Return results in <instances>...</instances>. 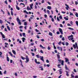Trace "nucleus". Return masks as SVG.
<instances>
[{
  "label": "nucleus",
  "mask_w": 78,
  "mask_h": 78,
  "mask_svg": "<svg viewBox=\"0 0 78 78\" xmlns=\"http://www.w3.org/2000/svg\"><path fill=\"white\" fill-rule=\"evenodd\" d=\"M58 63L60 64V63H61V64L62 65V66H63L64 65V60H62L61 59H58Z\"/></svg>",
  "instance_id": "nucleus-1"
},
{
  "label": "nucleus",
  "mask_w": 78,
  "mask_h": 78,
  "mask_svg": "<svg viewBox=\"0 0 78 78\" xmlns=\"http://www.w3.org/2000/svg\"><path fill=\"white\" fill-rule=\"evenodd\" d=\"M26 61H25V62L26 63H28V62H29V58H28V56H26Z\"/></svg>",
  "instance_id": "nucleus-2"
},
{
  "label": "nucleus",
  "mask_w": 78,
  "mask_h": 78,
  "mask_svg": "<svg viewBox=\"0 0 78 78\" xmlns=\"http://www.w3.org/2000/svg\"><path fill=\"white\" fill-rule=\"evenodd\" d=\"M65 6H66V7H65L66 9L67 10H69V5H67V4H65Z\"/></svg>",
  "instance_id": "nucleus-3"
},
{
  "label": "nucleus",
  "mask_w": 78,
  "mask_h": 78,
  "mask_svg": "<svg viewBox=\"0 0 78 78\" xmlns=\"http://www.w3.org/2000/svg\"><path fill=\"white\" fill-rule=\"evenodd\" d=\"M75 44L76 45V46L75 45L73 44V47H74V49H76V46H78V45L77 44V43L76 42Z\"/></svg>",
  "instance_id": "nucleus-4"
},
{
  "label": "nucleus",
  "mask_w": 78,
  "mask_h": 78,
  "mask_svg": "<svg viewBox=\"0 0 78 78\" xmlns=\"http://www.w3.org/2000/svg\"><path fill=\"white\" fill-rule=\"evenodd\" d=\"M40 58L41 61H42L43 62H44V57L43 56H40Z\"/></svg>",
  "instance_id": "nucleus-5"
},
{
  "label": "nucleus",
  "mask_w": 78,
  "mask_h": 78,
  "mask_svg": "<svg viewBox=\"0 0 78 78\" xmlns=\"http://www.w3.org/2000/svg\"><path fill=\"white\" fill-rule=\"evenodd\" d=\"M59 31L62 34H63V33L62 32V30L61 28H59Z\"/></svg>",
  "instance_id": "nucleus-6"
},
{
  "label": "nucleus",
  "mask_w": 78,
  "mask_h": 78,
  "mask_svg": "<svg viewBox=\"0 0 78 78\" xmlns=\"http://www.w3.org/2000/svg\"><path fill=\"white\" fill-rule=\"evenodd\" d=\"M57 48L59 50H61V51H62V48L61 47H57Z\"/></svg>",
  "instance_id": "nucleus-7"
},
{
  "label": "nucleus",
  "mask_w": 78,
  "mask_h": 78,
  "mask_svg": "<svg viewBox=\"0 0 78 78\" xmlns=\"http://www.w3.org/2000/svg\"><path fill=\"white\" fill-rule=\"evenodd\" d=\"M18 22V24L20 25H21V22H20V20H17Z\"/></svg>",
  "instance_id": "nucleus-8"
},
{
  "label": "nucleus",
  "mask_w": 78,
  "mask_h": 78,
  "mask_svg": "<svg viewBox=\"0 0 78 78\" xmlns=\"http://www.w3.org/2000/svg\"><path fill=\"white\" fill-rule=\"evenodd\" d=\"M65 69L66 70H69V69L67 68V65H65Z\"/></svg>",
  "instance_id": "nucleus-9"
},
{
  "label": "nucleus",
  "mask_w": 78,
  "mask_h": 78,
  "mask_svg": "<svg viewBox=\"0 0 78 78\" xmlns=\"http://www.w3.org/2000/svg\"><path fill=\"white\" fill-rule=\"evenodd\" d=\"M62 69H60L58 70V71H59V73H59L60 74L62 73Z\"/></svg>",
  "instance_id": "nucleus-10"
},
{
  "label": "nucleus",
  "mask_w": 78,
  "mask_h": 78,
  "mask_svg": "<svg viewBox=\"0 0 78 78\" xmlns=\"http://www.w3.org/2000/svg\"><path fill=\"white\" fill-rule=\"evenodd\" d=\"M30 6L31 9H33V7H32V6H33V4L32 3L31 4H30Z\"/></svg>",
  "instance_id": "nucleus-11"
},
{
  "label": "nucleus",
  "mask_w": 78,
  "mask_h": 78,
  "mask_svg": "<svg viewBox=\"0 0 78 78\" xmlns=\"http://www.w3.org/2000/svg\"><path fill=\"white\" fill-rule=\"evenodd\" d=\"M68 17V16H67L66 17H64V19L65 20H69Z\"/></svg>",
  "instance_id": "nucleus-12"
},
{
  "label": "nucleus",
  "mask_w": 78,
  "mask_h": 78,
  "mask_svg": "<svg viewBox=\"0 0 78 78\" xmlns=\"http://www.w3.org/2000/svg\"><path fill=\"white\" fill-rule=\"evenodd\" d=\"M66 72V75L67 76H69V72L67 71H65Z\"/></svg>",
  "instance_id": "nucleus-13"
},
{
  "label": "nucleus",
  "mask_w": 78,
  "mask_h": 78,
  "mask_svg": "<svg viewBox=\"0 0 78 78\" xmlns=\"http://www.w3.org/2000/svg\"><path fill=\"white\" fill-rule=\"evenodd\" d=\"M12 52L13 53V54H14V55H16V51H14V50H12Z\"/></svg>",
  "instance_id": "nucleus-14"
},
{
  "label": "nucleus",
  "mask_w": 78,
  "mask_h": 78,
  "mask_svg": "<svg viewBox=\"0 0 78 78\" xmlns=\"http://www.w3.org/2000/svg\"><path fill=\"white\" fill-rule=\"evenodd\" d=\"M73 37V35H71L68 36V38L69 39V38H70V37Z\"/></svg>",
  "instance_id": "nucleus-15"
},
{
  "label": "nucleus",
  "mask_w": 78,
  "mask_h": 78,
  "mask_svg": "<svg viewBox=\"0 0 78 78\" xmlns=\"http://www.w3.org/2000/svg\"><path fill=\"white\" fill-rule=\"evenodd\" d=\"M65 62H68V61H69V59L67 58H65Z\"/></svg>",
  "instance_id": "nucleus-16"
},
{
  "label": "nucleus",
  "mask_w": 78,
  "mask_h": 78,
  "mask_svg": "<svg viewBox=\"0 0 78 78\" xmlns=\"http://www.w3.org/2000/svg\"><path fill=\"white\" fill-rule=\"evenodd\" d=\"M16 8L17 10H20V8L19 7H18V6L16 5Z\"/></svg>",
  "instance_id": "nucleus-17"
},
{
  "label": "nucleus",
  "mask_w": 78,
  "mask_h": 78,
  "mask_svg": "<svg viewBox=\"0 0 78 78\" xmlns=\"http://www.w3.org/2000/svg\"><path fill=\"white\" fill-rule=\"evenodd\" d=\"M9 54H10V55H11V56H12V57H13V55H12V54L11 53V51L9 52Z\"/></svg>",
  "instance_id": "nucleus-18"
},
{
  "label": "nucleus",
  "mask_w": 78,
  "mask_h": 78,
  "mask_svg": "<svg viewBox=\"0 0 78 78\" xmlns=\"http://www.w3.org/2000/svg\"><path fill=\"white\" fill-rule=\"evenodd\" d=\"M48 9H51V7L50 6H48L47 7Z\"/></svg>",
  "instance_id": "nucleus-19"
},
{
  "label": "nucleus",
  "mask_w": 78,
  "mask_h": 78,
  "mask_svg": "<svg viewBox=\"0 0 78 78\" xmlns=\"http://www.w3.org/2000/svg\"><path fill=\"white\" fill-rule=\"evenodd\" d=\"M22 41H23V42H25V38H24V37H23L22 38Z\"/></svg>",
  "instance_id": "nucleus-20"
},
{
  "label": "nucleus",
  "mask_w": 78,
  "mask_h": 78,
  "mask_svg": "<svg viewBox=\"0 0 78 78\" xmlns=\"http://www.w3.org/2000/svg\"><path fill=\"white\" fill-rule=\"evenodd\" d=\"M7 28L8 30L9 31H10L11 30V29H10V28L9 27V26H7Z\"/></svg>",
  "instance_id": "nucleus-21"
},
{
  "label": "nucleus",
  "mask_w": 78,
  "mask_h": 78,
  "mask_svg": "<svg viewBox=\"0 0 78 78\" xmlns=\"http://www.w3.org/2000/svg\"><path fill=\"white\" fill-rule=\"evenodd\" d=\"M6 58H7V61H8V62L9 61V57H8V56H7Z\"/></svg>",
  "instance_id": "nucleus-22"
},
{
  "label": "nucleus",
  "mask_w": 78,
  "mask_h": 78,
  "mask_svg": "<svg viewBox=\"0 0 78 78\" xmlns=\"http://www.w3.org/2000/svg\"><path fill=\"white\" fill-rule=\"evenodd\" d=\"M24 12L26 13V14H28V12H27L26 10H24Z\"/></svg>",
  "instance_id": "nucleus-23"
},
{
  "label": "nucleus",
  "mask_w": 78,
  "mask_h": 78,
  "mask_svg": "<svg viewBox=\"0 0 78 78\" xmlns=\"http://www.w3.org/2000/svg\"><path fill=\"white\" fill-rule=\"evenodd\" d=\"M40 47H41L43 49L45 48L43 47V46L41 44L40 45Z\"/></svg>",
  "instance_id": "nucleus-24"
},
{
  "label": "nucleus",
  "mask_w": 78,
  "mask_h": 78,
  "mask_svg": "<svg viewBox=\"0 0 78 78\" xmlns=\"http://www.w3.org/2000/svg\"><path fill=\"white\" fill-rule=\"evenodd\" d=\"M59 19H60L61 20H62V16L61 15H60L59 16Z\"/></svg>",
  "instance_id": "nucleus-25"
},
{
  "label": "nucleus",
  "mask_w": 78,
  "mask_h": 78,
  "mask_svg": "<svg viewBox=\"0 0 78 78\" xmlns=\"http://www.w3.org/2000/svg\"><path fill=\"white\" fill-rule=\"evenodd\" d=\"M68 29H69V30H74L71 27H69Z\"/></svg>",
  "instance_id": "nucleus-26"
},
{
  "label": "nucleus",
  "mask_w": 78,
  "mask_h": 78,
  "mask_svg": "<svg viewBox=\"0 0 78 78\" xmlns=\"http://www.w3.org/2000/svg\"><path fill=\"white\" fill-rule=\"evenodd\" d=\"M57 56L58 59H59L60 58V56L59 55V54L57 55Z\"/></svg>",
  "instance_id": "nucleus-27"
},
{
  "label": "nucleus",
  "mask_w": 78,
  "mask_h": 78,
  "mask_svg": "<svg viewBox=\"0 0 78 78\" xmlns=\"http://www.w3.org/2000/svg\"><path fill=\"white\" fill-rule=\"evenodd\" d=\"M48 50H51V48H50V47L48 46Z\"/></svg>",
  "instance_id": "nucleus-28"
},
{
  "label": "nucleus",
  "mask_w": 78,
  "mask_h": 78,
  "mask_svg": "<svg viewBox=\"0 0 78 78\" xmlns=\"http://www.w3.org/2000/svg\"><path fill=\"white\" fill-rule=\"evenodd\" d=\"M49 35H50V36H52V33H51V32H49Z\"/></svg>",
  "instance_id": "nucleus-29"
},
{
  "label": "nucleus",
  "mask_w": 78,
  "mask_h": 78,
  "mask_svg": "<svg viewBox=\"0 0 78 78\" xmlns=\"http://www.w3.org/2000/svg\"><path fill=\"white\" fill-rule=\"evenodd\" d=\"M75 16L77 17H78V13L76 12V14H75Z\"/></svg>",
  "instance_id": "nucleus-30"
},
{
  "label": "nucleus",
  "mask_w": 78,
  "mask_h": 78,
  "mask_svg": "<svg viewBox=\"0 0 78 78\" xmlns=\"http://www.w3.org/2000/svg\"><path fill=\"white\" fill-rule=\"evenodd\" d=\"M4 2L5 4H6V5H8V2H7V0H6L5 2Z\"/></svg>",
  "instance_id": "nucleus-31"
},
{
  "label": "nucleus",
  "mask_w": 78,
  "mask_h": 78,
  "mask_svg": "<svg viewBox=\"0 0 78 78\" xmlns=\"http://www.w3.org/2000/svg\"><path fill=\"white\" fill-rule=\"evenodd\" d=\"M76 24L77 25V26H78V21H76Z\"/></svg>",
  "instance_id": "nucleus-32"
},
{
  "label": "nucleus",
  "mask_w": 78,
  "mask_h": 78,
  "mask_svg": "<svg viewBox=\"0 0 78 78\" xmlns=\"http://www.w3.org/2000/svg\"><path fill=\"white\" fill-rule=\"evenodd\" d=\"M36 56L37 58H39V55H36Z\"/></svg>",
  "instance_id": "nucleus-33"
},
{
  "label": "nucleus",
  "mask_w": 78,
  "mask_h": 78,
  "mask_svg": "<svg viewBox=\"0 0 78 78\" xmlns=\"http://www.w3.org/2000/svg\"><path fill=\"white\" fill-rule=\"evenodd\" d=\"M24 25H27V22H25L24 23Z\"/></svg>",
  "instance_id": "nucleus-34"
},
{
  "label": "nucleus",
  "mask_w": 78,
  "mask_h": 78,
  "mask_svg": "<svg viewBox=\"0 0 78 78\" xmlns=\"http://www.w3.org/2000/svg\"><path fill=\"white\" fill-rule=\"evenodd\" d=\"M73 37L69 39V40H71V41H72V40H73Z\"/></svg>",
  "instance_id": "nucleus-35"
},
{
  "label": "nucleus",
  "mask_w": 78,
  "mask_h": 78,
  "mask_svg": "<svg viewBox=\"0 0 78 78\" xmlns=\"http://www.w3.org/2000/svg\"><path fill=\"white\" fill-rule=\"evenodd\" d=\"M1 11L2 12L3 14H5V12H4V11H3L2 9H1Z\"/></svg>",
  "instance_id": "nucleus-36"
},
{
  "label": "nucleus",
  "mask_w": 78,
  "mask_h": 78,
  "mask_svg": "<svg viewBox=\"0 0 78 78\" xmlns=\"http://www.w3.org/2000/svg\"><path fill=\"white\" fill-rule=\"evenodd\" d=\"M21 57L22 59H23V60H24V59H25L26 58L23 57L22 56H21Z\"/></svg>",
  "instance_id": "nucleus-37"
},
{
  "label": "nucleus",
  "mask_w": 78,
  "mask_h": 78,
  "mask_svg": "<svg viewBox=\"0 0 78 78\" xmlns=\"http://www.w3.org/2000/svg\"><path fill=\"white\" fill-rule=\"evenodd\" d=\"M2 38H5V35L3 34L2 35Z\"/></svg>",
  "instance_id": "nucleus-38"
},
{
  "label": "nucleus",
  "mask_w": 78,
  "mask_h": 78,
  "mask_svg": "<svg viewBox=\"0 0 78 78\" xmlns=\"http://www.w3.org/2000/svg\"><path fill=\"white\" fill-rule=\"evenodd\" d=\"M11 15H12V16H13V12H12V11H11Z\"/></svg>",
  "instance_id": "nucleus-39"
},
{
  "label": "nucleus",
  "mask_w": 78,
  "mask_h": 78,
  "mask_svg": "<svg viewBox=\"0 0 78 78\" xmlns=\"http://www.w3.org/2000/svg\"><path fill=\"white\" fill-rule=\"evenodd\" d=\"M71 76L72 78H74V75L73 74H71Z\"/></svg>",
  "instance_id": "nucleus-40"
},
{
  "label": "nucleus",
  "mask_w": 78,
  "mask_h": 78,
  "mask_svg": "<svg viewBox=\"0 0 78 78\" xmlns=\"http://www.w3.org/2000/svg\"><path fill=\"white\" fill-rule=\"evenodd\" d=\"M66 46H68V45H69V43L66 42Z\"/></svg>",
  "instance_id": "nucleus-41"
},
{
  "label": "nucleus",
  "mask_w": 78,
  "mask_h": 78,
  "mask_svg": "<svg viewBox=\"0 0 78 78\" xmlns=\"http://www.w3.org/2000/svg\"><path fill=\"white\" fill-rule=\"evenodd\" d=\"M47 12L48 14H50V11H49V10H48L47 11Z\"/></svg>",
  "instance_id": "nucleus-42"
},
{
  "label": "nucleus",
  "mask_w": 78,
  "mask_h": 78,
  "mask_svg": "<svg viewBox=\"0 0 78 78\" xmlns=\"http://www.w3.org/2000/svg\"><path fill=\"white\" fill-rule=\"evenodd\" d=\"M29 6H27V11H29Z\"/></svg>",
  "instance_id": "nucleus-43"
},
{
  "label": "nucleus",
  "mask_w": 78,
  "mask_h": 78,
  "mask_svg": "<svg viewBox=\"0 0 78 78\" xmlns=\"http://www.w3.org/2000/svg\"><path fill=\"white\" fill-rule=\"evenodd\" d=\"M31 53L33 56H34V53L33 52H32Z\"/></svg>",
  "instance_id": "nucleus-44"
},
{
  "label": "nucleus",
  "mask_w": 78,
  "mask_h": 78,
  "mask_svg": "<svg viewBox=\"0 0 78 78\" xmlns=\"http://www.w3.org/2000/svg\"><path fill=\"white\" fill-rule=\"evenodd\" d=\"M56 34H60V33H59V31H57V32Z\"/></svg>",
  "instance_id": "nucleus-45"
},
{
  "label": "nucleus",
  "mask_w": 78,
  "mask_h": 78,
  "mask_svg": "<svg viewBox=\"0 0 78 78\" xmlns=\"http://www.w3.org/2000/svg\"><path fill=\"white\" fill-rule=\"evenodd\" d=\"M34 8L35 9H37V6L36 5H35L34 6Z\"/></svg>",
  "instance_id": "nucleus-46"
},
{
  "label": "nucleus",
  "mask_w": 78,
  "mask_h": 78,
  "mask_svg": "<svg viewBox=\"0 0 78 78\" xmlns=\"http://www.w3.org/2000/svg\"><path fill=\"white\" fill-rule=\"evenodd\" d=\"M35 31H36V32H39V30H37V29H35Z\"/></svg>",
  "instance_id": "nucleus-47"
},
{
  "label": "nucleus",
  "mask_w": 78,
  "mask_h": 78,
  "mask_svg": "<svg viewBox=\"0 0 78 78\" xmlns=\"http://www.w3.org/2000/svg\"><path fill=\"white\" fill-rule=\"evenodd\" d=\"M36 64H41V62H36Z\"/></svg>",
  "instance_id": "nucleus-48"
},
{
  "label": "nucleus",
  "mask_w": 78,
  "mask_h": 78,
  "mask_svg": "<svg viewBox=\"0 0 78 78\" xmlns=\"http://www.w3.org/2000/svg\"><path fill=\"white\" fill-rule=\"evenodd\" d=\"M40 52L41 53H44V52H43V51H42V50H41L40 51Z\"/></svg>",
  "instance_id": "nucleus-49"
},
{
  "label": "nucleus",
  "mask_w": 78,
  "mask_h": 78,
  "mask_svg": "<svg viewBox=\"0 0 78 78\" xmlns=\"http://www.w3.org/2000/svg\"><path fill=\"white\" fill-rule=\"evenodd\" d=\"M36 37H37L38 39H39V38H40V37H39V35H37V36H36Z\"/></svg>",
  "instance_id": "nucleus-50"
},
{
  "label": "nucleus",
  "mask_w": 78,
  "mask_h": 78,
  "mask_svg": "<svg viewBox=\"0 0 78 78\" xmlns=\"http://www.w3.org/2000/svg\"><path fill=\"white\" fill-rule=\"evenodd\" d=\"M70 23L71 25H73V22L72 21H71L70 22Z\"/></svg>",
  "instance_id": "nucleus-51"
},
{
  "label": "nucleus",
  "mask_w": 78,
  "mask_h": 78,
  "mask_svg": "<svg viewBox=\"0 0 78 78\" xmlns=\"http://www.w3.org/2000/svg\"><path fill=\"white\" fill-rule=\"evenodd\" d=\"M62 41H64V40H65V39H64V37H62Z\"/></svg>",
  "instance_id": "nucleus-52"
},
{
  "label": "nucleus",
  "mask_w": 78,
  "mask_h": 78,
  "mask_svg": "<svg viewBox=\"0 0 78 78\" xmlns=\"http://www.w3.org/2000/svg\"><path fill=\"white\" fill-rule=\"evenodd\" d=\"M3 23V21L1 20H0V23Z\"/></svg>",
  "instance_id": "nucleus-53"
},
{
  "label": "nucleus",
  "mask_w": 78,
  "mask_h": 78,
  "mask_svg": "<svg viewBox=\"0 0 78 78\" xmlns=\"http://www.w3.org/2000/svg\"><path fill=\"white\" fill-rule=\"evenodd\" d=\"M46 62H47V63H49V60H47Z\"/></svg>",
  "instance_id": "nucleus-54"
},
{
  "label": "nucleus",
  "mask_w": 78,
  "mask_h": 78,
  "mask_svg": "<svg viewBox=\"0 0 78 78\" xmlns=\"http://www.w3.org/2000/svg\"><path fill=\"white\" fill-rule=\"evenodd\" d=\"M34 34L33 33V31H32V32L31 33V35H33Z\"/></svg>",
  "instance_id": "nucleus-55"
},
{
  "label": "nucleus",
  "mask_w": 78,
  "mask_h": 78,
  "mask_svg": "<svg viewBox=\"0 0 78 78\" xmlns=\"http://www.w3.org/2000/svg\"><path fill=\"white\" fill-rule=\"evenodd\" d=\"M5 45H8V43H5Z\"/></svg>",
  "instance_id": "nucleus-56"
},
{
  "label": "nucleus",
  "mask_w": 78,
  "mask_h": 78,
  "mask_svg": "<svg viewBox=\"0 0 78 78\" xmlns=\"http://www.w3.org/2000/svg\"><path fill=\"white\" fill-rule=\"evenodd\" d=\"M73 71L74 72H76V69H74V70Z\"/></svg>",
  "instance_id": "nucleus-57"
},
{
  "label": "nucleus",
  "mask_w": 78,
  "mask_h": 78,
  "mask_svg": "<svg viewBox=\"0 0 78 78\" xmlns=\"http://www.w3.org/2000/svg\"><path fill=\"white\" fill-rule=\"evenodd\" d=\"M6 71L5 70L4 71V74H6Z\"/></svg>",
  "instance_id": "nucleus-58"
},
{
  "label": "nucleus",
  "mask_w": 78,
  "mask_h": 78,
  "mask_svg": "<svg viewBox=\"0 0 78 78\" xmlns=\"http://www.w3.org/2000/svg\"><path fill=\"white\" fill-rule=\"evenodd\" d=\"M15 76H17V74L16 73H15Z\"/></svg>",
  "instance_id": "nucleus-59"
},
{
  "label": "nucleus",
  "mask_w": 78,
  "mask_h": 78,
  "mask_svg": "<svg viewBox=\"0 0 78 78\" xmlns=\"http://www.w3.org/2000/svg\"><path fill=\"white\" fill-rule=\"evenodd\" d=\"M35 62L36 63L37 62V59H35Z\"/></svg>",
  "instance_id": "nucleus-60"
},
{
  "label": "nucleus",
  "mask_w": 78,
  "mask_h": 78,
  "mask_svg": "<svg viewBox=\"0 0 78 78\" xmlns=\"http://www.w3.org/2000/svg\"><path fill=\"white\" fill-rule=\"evenodd\" d=\"M33 77L34 78H37V76H33Z\"/></svg>",
  "instance_id": "nucleus-61"
},
{
  "label": "nucleus",
  "mask_w": 78,
  "mask_h": 78,
  "mask_svg": "<svg viewBox=\"0 0 78 78\" xmlns=\"http://www.w3.org/2000/svg\"><path fill=\"white\" fill-rule=\"evenodd\" d=\"M23 36H25V33H23Z\"/></svg>",
  "instance_id": "nucleus-62"
},
{
  "label": "nucleus",
  "mask_w": 78,
  "mask_h": 78,
  "mask_svg": "<svg viewBox=\"0 0 78 78\" xmlns=\"http://www.w3.org/2000/svg\"><path fill=\"white\" fill-rule=\"evenodd\" d=\"M41 41H42V42H44V39H41Z\"/></svg>",
  "instance_id": "nucleus-63"
},
{
  "label": "nucleus",
  "mask_w": 78,
  "mask_h": 78,
  "mask_svg": "<svg viewBox=\"0 0 78 78\" xmlns=\"http://www.w3.org/2000/svg\"><path fill=\"white\" fill-rule=\"evenodd\" d=\"M75 78H78V76H75Z\"/></svg>",
  "instance_id": "nucleus-64"
}]
</instances>
